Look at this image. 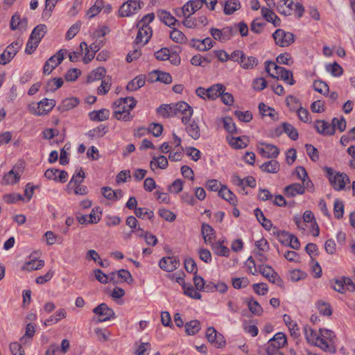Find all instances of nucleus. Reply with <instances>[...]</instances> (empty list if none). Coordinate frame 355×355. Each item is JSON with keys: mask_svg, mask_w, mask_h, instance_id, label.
Returning a JSON list of instances; mask_svg holds the SVG:
<instances>
[{"mask_svg": "<svg viewBox=\"0 0 355 355\" xmlns=\"http://www.w3.org/2000/svg\"><path fill=\"white\" fill-rule=\"evenodd\" d=\"M276 8L282 15L290 16L295 14L298 18L302 17L304 12V6L300 0H280Z\"/></svg>", "mask_w": 355, "mask_h": 355, "instance_id": "f257e3e1", "label": "nucleus"}, {"mask_svg": "<svg viewBox=\"0 0 355 355\" xmlns=\"http://www.w3.org/2000/svg\"><path fill=\"white\" fill-rule=\"evenodd\" d=\"M324 170L330 184L336 191L345 189L346 184L350 182L349 177L345 173L335 171L330 167H325Z\"/></svg>", "mask_w": 355, "mask_h": 355, "instance_id": "f03ea898", "label": "nucleus"}, {"mask_svg": "<svg viewBox=\"0 0 355 355\" xmlns=\"http://www.w3.org/2000/svg\"><path fill=\"white\" fill-rule=\"evenodd\" d=\"M306 338L309 343L314 344L315 346L319 347L324 352L334 354L336 353V348L331 344H329L326 340L322 338L317 333L310 327L306 326L304 328Z\"/></svg>", "mask_w": 355, "mask_h": 355, "instance_id": "7ed1b4c3", "label": "nucleus"}, {"mask_svg": "<svg viewBox=\"0 0 355 355\" xmlns=\"http://www.w3.org/2000/svg\"><path fill=\"white\" fill-rule=\"evenodd\" d=\"M287 343L286 335L282 332L277 333L273 338H270L268 342L266 347L267 355H283V353L279 350L283 347Z\"/></svg>", "mask_w": 355, "mask_h": 355, "instance_id": "20e7f679", "label": "nucleus"}, {"mask_svg": "<svg viewBox=\"0 0 355 355\" xmlns=\"http://www.w3.org/2000/svg\"><path fill=\"white\" fill-rule=\"evenodd\" d=\"M277 45L281 47H286L293 44L295 41V36L292 33L286 32L282 29L276 30L272 34Z\"/></svg>", "mask_w": 355, "mask_h": 355, "instance_id": "39448f33", "label": "nucleus"}, {"mask_svg": "<svg viewBox=\"0 0 355 355\" xmlns=\"http://www.w3.org/2000/svg\"><path fill=\"white\" fill-rule=\"evenodd\" d=\"M67 51L60 49L55 55L51 56L44 64L43 67L44 74L49 75L64 60Z\"/></svg>", "mask_w": 355, "mask_h": 355, "instance_id": "423d86ee", "label": "nucleus"}, {"mask_svg": "<svg viewBox=\"0 0 355 355\" xmlns=\"http://www.w3.org/2000/svg\"><path fill=\"white\" fill-rule=\"evenodd\" d=\"M259 271L271 283L277 284L280 287L283 286V280L271 266L268 265H260L259 266Z\"/></svg>", "mask_w": 355, "mask_h": 355, "instance_id": "0eeeda50", "label": "nucleus"}, {"mask_svg": "<svg viewBox=\"0 0 355 355\" xmlns=\"http://www.w3.org/2000/svg\"><path fill=\"white\" fill-rule=\"evenodd\" d=\"M173 108L174 111H175V116L183 115L182 121L183 123L187 124L193 114L192 107L188 103L180 101L173 104Z\"/></svg>", "mask_w": 355, "mask_h": 355, "instance_id": "6e6552de", "label": "nucleus"}, {"mask_svg": "<svg viewBox=\"0 0 355 355\" xmlns=\"http://www.w3.org/2000/svg\"><path fill=\"white\" fill-rule=\"evenodd\" d=\"M93 313L98 315V322H105L115 318L114 311L105 303H102L95 307L93 309Z\"/></svg>", "mask_w": 355, "mask_h": 355, "instance_id": "1a4fd4ad", "label": "nucleus"}, {"mask_svg": "<svg viewBox=\"0 0 355 355\" xmlns=\"http://www.w3.org/2000/svg\"><path fill=\"white\" fill-rule=\"evenodd\" d=\"M270 76L277 79H281L290 85H293L295 83L292 71L278 65H275V71L270 73Z\"/></svg>", "mask_w": 355, "mask_h": 355, "instance_id": "9d476101", "label": "nucleus"}, {"mask_svg": "<svg viewBox=\"0 0 355 355\" xmlns=\"http://www.w3.org/2000/svg\"><path fill=\"white\" fill-rule=\"evenodd\" d=\"M206 337L210 344L216 348H222L225 345L224 336L217 332L214 327H209L207 329Z\"/></svg>", "mask_w": 355, "mask_h": 355, "instance_id": "9b49d317", "label": "nucleus"}, {"mask_svg": "<svg viewBox=\"0 0 355 355\" xmlns=\"http://www.w3.org/2000/svg\"><path fill=\"white\" fill-rule=\"evenodd\" d=\"M22 166V163L14 166L12 169L4 175L1 180V184L10 185L16 184L19 180L21 175V171H17V168L19 170Z\"/></svg>", "mask_w": 355, "mask_h": 355, "instance_id": "f8f14e48", "label": "nucleus"}, {"mask_svg": "<svg viewBox=\"0 0 355 355\" xmlns=\"http://www.w3.org/2000/svg\"><path fill=\"white\" fill-rule=\"evenodd\" d=\"M137 104V101L133 97L121 98L116 101L113 105L114 111L127 112L132 110Z\"/></svg>", "mask_w": 355, "mask_h": 355, "instance_id": "ddd939ff", "label": "nucleus"}, {"mask_svg": "<svg viewBox=\"0 0 355 355\" xmlns=\"http://www.w3.org/2000/svg\"><path fill=\"white\" fill-rule=\"evenodd\" d=\"M139 0H128L124 3L119 9L121 17H128L141 8Z\"/></svg>", "mask_w": 355, "mask_h": 355, "instance_id": "4468645a", "label": "nucleus"}, {"mask_svg": "<svg viewBox=\"0 0 355 355\" xmlns=\"http://www.w3.org/2000/svg\"><path fill=\"white\" fill-rule=\"evenodd\" d=\"M261 146L258 147L259 153L266 158H276L279 154V148L272 144L261 143Z\"/></svg>", "mask_w": 355, "mask_h": 355, "instance_id": "2eb2a0df", "label": "nucleus"}, {"mask_svg": "<svg viewBox=\"0 0 355 355\" xmlns=\"http://www.w3.org/2000/svg\"><path fill=\"white\" fill-rule=\"evenodd\" d=\"M139 31L135 40V45L144 46L150 40L152 35V28L150 26H137Z\"/></svg>", "mask_w": 355, "mask_h": 355, "instance_id": "dca6fc26", "label": "nucleus"}, {"mask_svg": "<svg viewBox=\"0 0 355 355\" xmlns=\"http://www.w3.org/2000/svg\"><path fill=\"white\" fill-rule=\"evenodd\" d=\"M314 128L318 134L323 136H331L335 134L334 127L324 120H316L314 123Z\"/></svg>", "mask_w": 355, "mask_h": 355, "instance_id": "f3484780", "label": "nucleus"}, {"mask_svg": "<svg viewBox=\"0 0 355 355\" xmlns=\"http://www.w3.org/2000/svg\"><path fill=\"white\" fill-rule=\"evenodd\" d=\"M159 267L167 272H172L180 266V261L176 257H162L159 263Z\"/></svg>", "mask_w": 355, "mask_h": 355, "instance_id": "a211bd4d", "label": "nucleus"}, {"mask_svg": "<svg viewBox=\"0 0 355 355\" xmlns=\"http://www.w3.org/2000/svg\"><path fill=\"white\" fill-rule=\"evenodd\" d=\"M191 46L199 51H205L211 49L214 46V42L210 37H206L203 40H191Z\"/></svg>", "mask_w": 355, "mask_h": 355, "instance_id": "6ab92c4d", "label": "nucleus"}, {"mask_svg": "<svg viewBox=\"0 0 355 355\" xmlns=\"http://www.w3.org/2000/svg\"><path fill=\"white\" fill-rule=\"evenodd\" d=\"M97 209H93L89 215H83L77 217L78 221L83 225L97 223L100 220V215L97 213Z\"/></svg>", "mask_w": 355, "mask_h": 355, "instance_id": "aec40b11", "label": "nucleus"}, {"mask_svg": "<svg viewBox=\"0 0 355 355\" xmlns=\"http://www.w3.org/2000/svg\"><path fill=\"white\" fill-rule=\"evenodd\" d=\"M69 346V340L67 339H63L61 343V347H60L58 345L52 344L51 345L49 349L46 350L45 355H53L55 352L65 354L67 352Z\"/></svg>", "mask_w": 355, "mask_h": 355, "instance_id": "412c9836", "label": "nucleus"}, {"mask_svg": "<svg viewBox=\"0 0 355 355\" xmlns=\"http://www.w3.org/2000/svg\"><path fill=\"white\" fill-rule=\"evenodd\" d=\"M304 192V187L299 183L291 184L284 189V193L287 197H294L297 194H303Z\"/></svg>", "mask_w": 355, "mask_h": 355, "instance_id": "4be33fe9", "label": "nucleus"}, {"mask_svg": "<svg viewBox=\"0 0 355 355\" xmlns=\"http://www.w3.org/2000/svg\"><path fill=\"white\" fill-rule=\"evenodd\" d=\"M225 91V87L222 84H215L206 89V92L208 94V98L211 100L216 99Z\"/></svg>", "mask_w": 355, "mask_h": 355, "instance_id": "5701e85b", "label": "nucleus"}, {"mask_svg": "<svg viewBox=\"0 0 355 355\" xmlns=\"http://www.w3.org/2000/svg\"><path fill=\"white\" fill-rule=\"evenodd\" d=\"M46 32V26L44 24H39L35 26L31 33L30 39L36 41V43H40L41 40L44 37Z\"/></svg>", "mask_w": 355, "mask_h": 355, "instance_id": "b1692460", "label": "nucleus"}, {"mask_svg": "<svg viewBox=\"0 0 355 355\" xmlns=\"http://www.w3.org/2000/svg\"><path fill=\"white\" fill-rule=\"evenodd\" d=\"M260 168L266 173H277L279 171L280 166L277 160L271 159L263 163Z\"/></svg>", "mask_w": 355, "mask_h": 355, "instance_id": "393cba45", "label": "nucleus"}, {"mask_svg": "<svg viewBox=\"0 0 355 355\" xmlns=\"http://www.w3.org/2000/svg\"><path fill=\"white\" fill-rule=\"evenodd\" d=\"M28 25V20L26 18L21 19L19 14H15L10 21V28L16 30L17 28L26 29Z\"/></svg>", "mask_w": 355, "mask_h": 355, "instance_id": "a878e982", "label": "nucleus"}, {"mask_svg": "<svg viewBox=\"0 0 355 355\" xmlns=\"http://www.w3.org/2000/svg\"><path fill=\"white\" fill-rule=\"evenodd\" d=\"M218 195L232 205H235L236 202V196L225 185L221 186Z\"/></svg>", "mask_w": 355, "mask_h": 355, "instance_id": "bb28decb", "label": "nucleus"}, {"mask_svg": "<svg viewBox=\"0 0 355 355\" xmlns=\"http://www.w3.org/2000/svg\"><path fill=\"white\" fill-rule=\"evenodd\" d=\"M258 60L254 56H245L244 54L240 60V65L243 69H251L258 64Z\"/></svg>", "mask_w": 355, "mask_h": 355, "instance_id": "cd10ccee", "label": "nucleus"}, {"mask_svg": "<svg viewBox=\"0 0 355 355\" xmlns=\"http://www.w3.org/2000/svg\"><path fill=\"white\" fill-rule=\"evenodd\" d=\"M63 85V80L61 78H54L47 81L45 85L46 92H53Z\"/></svg>", "mask_w": 355, "mask_h": 355, "instance_id": "c85d7f7f", "label": "nucleus"}, {"mask_svg": "<svg viewBox=\"0 0 355 355\" xmlns=\"http://www.w3.org/2000/svg\"><path fill=\"white\" fill-rule=\"evenodd\" d=\"M79 100L77 98H67L62 101V105L58 107V110L61 112L67 111L77 106Z\"/></svg>", "mask_w": 355, "mask_h": 355, "instance_id": "c756f323", "label": "nucleus"}, {"mask_svg": "<svg viewBox=\"0 0 355 355\" xmlns=\"http://www.w3.org/2000/svg\"><path fill=\"white\" fill-rule=\"evenodd\" d=\"M85 178V172L83 171L82 168L76 170L72 178L71 179L69 183L68 184V187H73L75 186H78L81 184Z\"/></svg>", "mask_w": 355, "mask_h": 355, "instance_id": "7c9ffc66", "label": "nucleus"}, {"mask_svg": "<svg viewBox=\"0 0 355 355\" xmlns=\"http://www.w3.org/2000/svg\"><path fill=\"white\" fill-rule=\"evenodd\" d=\"M106 70L104 67H98L87 76V83H92L105 78Z\"/></svg>", "mask_w": 355, "mask_h": 355, "instance_id": "2f4dec72", "label": "nucleus"}, {"mask_svg": "<svg viewBox=\"0 0 355 355\" xmlns=\"http://www.w3.org/2000/svg\"><path fill=\"white\" fill-rule=\"evenodd\" d=\"M241 8V3L239 0H227L224 4V13L225 15H232Z\"/></svg>", "mask_w": 355, "mask_h": 355, "instance_id": "473e14b6", "label": "nucleus"}, {"mask_svg": "<svg viewBox=\"0 0 355 355\" xmlns=\"http://www.w3.org/2000/svg\"><path fill=\"white\" fill-rule=\"evenodd\" d=\"M144 77H143L142 76H138L128 83L126 86V89L130 92L135 91L142 87L144 85Z\"/></svg>", "mask_w": 355, "mask_h": 355, "instance_id": "72a5a7b5", "label": "nucleus"}, {"mask_svg": "<svg viewBox=\"0 0 355 355\" xmlns=\"http://www.w3.org/2000/svg\"><path fill=\"white\" fill-rule=\"evenodd\" d=\"M201 233L206 243L211 244L213 236L215 234L214 230L208 224L202 223Z\"/></svg>", "mask_w": 355, "mask_h": 355, "instance_id": "f704fd0d", "label": "nucleus"}, {"mask_svg": "<svg viewBox=\"0 0 355 355\" xmlns=\"http://www.w3.org/2000/svg\"><path fill=\"white\" fill-rule=\"evenodd\" d=\"M67 312L64 309H61L55 312L54 315H51L44 322L45 326L51 325L52 324L57 323L62 318H66Z\"/></svg>", "mask_w": 355, "mask_h": 355, "instance_id": "c9c22d12", "label": "nucleus"}, {"mask_svg": "<svg viewBox=\"0 0 355 355\" xmlns=\"http://www.w3.org/2000/svg\"><path fill=\"white\" fill-rule=\"evenodd\" d=\"M158 16L162 21L168 26H172L177 22L176 19L168 12L160 10L158 12Z\"/></svg>", "mask_w": 355, "mask_h": 355, "instance_id": "e433bc0d", "label": "nucleus"}, {"mask_svg": "<svg viewBox=\"0 0 355 355\" xmlns=\"http://www.w3.org/2000/svg\"><path fill=\"white\" fill-rule=\"evenodd\" d=\"M254 215L258 220V221L261 224V225L267 230H270L272 226V222L267 219L262 211L259 208H257L254 209Z\"/></svg>", "mask_w": 355, "mask_h": 355, "instance_id": "4c0bfd02", "label": "nucleus"}, {"mask_svg": "<svg viewBox=\"0 0 355 355\" xmlns=\"http://www.w3.org/2000/svg\"><path fill=\"white\" fill-rule=\"evenodd\" d=\"M186 130L189 135L195 140L200 137V127L194 121L186 126Z\"/></svg>", "mask_w": 355, "mask_h": 355, "instance_id": "58836bf2", "label": "nucleus"}, {"mask_svg": "<svg viewBox=\"0 0 355 355\" xmlns=\"http://www.w3.org/2000/svg\"><path fill=\"white\" fill-rule=\"evenodd\" d=\"M157 112L164 118L173 116L175 113L173 104L162 105L157 108Z\"/></svg>", "mask_w": 355, "mask_h": 355, "instance_id": "ea45409f", "label": "nucleus"}, {"mask_svg": "<svg viewBox=\"0 0 355 355\" xmlns=\"http://www.w3.org/2000/svg\"><path fill=\"white\" fill-rule=\"evenodd\" d=\"M89 118L92 121H102L109 118V111L101 109L98 111H94L89 113Z\"/></svg>", "mask_w": 355, "mask_h": 355, "instance_id": "a19ab883", "label": "nucleus"}, {"mask_svg": "<svg viewBox=\"0 0 355 355\" xmlns=\"http://www.w3.org/2000/svg\"><path fill=\"white\" fill-rule=\"evenodd\" d=\"M185 331L188 335H195L200 329V322L197 320L188 322L184 325Z\"/></svg>", "mask_w": 355, "mask_h": 355, "instance_id": "79ce46f5", "label": "nucleus"}, {"mask_svg": "<svg viewBox=\"0 0 355 355\" xmlns=\"http://www.w3.org/2000/svg\"><path fill=\"white\" fill-rule=\"evenodd\" d=\"M44 266V260L32 259L27 261L22 267V270L31 271L33 270L41 269Z\"/></svg>", "mask_w": 355, "mask_h": 355, "instance_id": "37998d69", "label": "nucleus"}, {"mask_svg": "<svg viewBox=\"0 0 355 355\" xmlns=\"http://www.w3.org/2000/svg\"><path fill=\"white\" fill-rule=\"evenodd\" d=\"M13 46H7L4 51L0 54V64H8L15 55Z\"/></svg>", "mask_w": 355, "mask_h": 355, "instance_id": "c03bdc74", "label": "nucleus"}, {"mask_svg": "<svg viewBox=\"0 0 355 355\" xmlns=\"http://www.w3.org/2000/svg\"><path fill=\"white\" fill-rule=\"evenodd\" d=\"M155 162L151 161L150 166L152 170L155 168H159L161 169H165L168 166V160L164 155H159L157 157H153Z\"/></svg>", "mask_w": 355, "mask_h": 355, "instance_id": "a18cd8bd", "label": "nucleus"}, {"mask_svg": "<svg viewBox=\"0 0 355 355\" xmlns=\"http://www.w3.org/2000/svg\"><path fill=\"white\" fill-rule=\"evenodd\" d=\"M283 132H285L292 140L295 141L298 138V132L295 128L288 123L282 124Z\"/></svg>", "mask_w": 355, "mask_h": 355, "instance_id": "49530a36", "label": "nucleus"}, {"mask_svg": "<svg viewBox=\"0 0 355 355\" xmlns=\"http://www.w3.org/2000/svg\"><path fill=\"white\" fill-rule=\"evenodd\" d=\"M38 103L40 109L44 112V115L49 113L55 105V101L54 99L44 98Z\"/></svg>", "mask_w": 355, "mask_h": 355, "instance_id": "de8ad7c7", "label": "nucleus"}, {"mask_svg": "<svg viewBox=\"0 0 355 355\" xmlns=\"http://www.w3.org/2000/svg\"><path fill=\"white\" fill-rule=\"evenodd\" d=\"M108 128L105 125H100L99 126L89 130L88 132L89 137H102L107 132Z\"/></svg>", "mask_w": 355, "mask_h": 355, "instance_id": "09e8293b", "label": "nucleus"}, {"mask_svg": "<svg viewBox=\"0 0 355 355\" xmlns=\"http://www.w3.org/2000/svg\"><path fill=\"white\" fill-rule=\"evenodd\" d=\"M103 5V0H96L94 4L89 9V10L87 12V15L88 16V17L92 18L96 16L101 10Z\"/></svg>", "mask_w": 355, "mask_h": 355, "instance_id": "8fccbe9b", "label": "nucleus"}, {"mask_svg": "<svg viewBox=\"0 0 355 355\" xmlns=\"http://www.w3.org/2000/svg\"><path fill=\"white\" fill-rule=\"evenodd\" d=\"M224 128L231 134L238 133L236 125L231 117H224L223 119Z\"/></svg>", "mask_w": 355, "mask_h": 355, "instance_id": "3c124183", "label": "nucleus"}, {"mask_svg": "<svg viewBox=\"0 0 355 355\" xmlns=\"http://www.w3.org/2000/svg\"><path fill=\"white\" fill-rule=\"evenodd\" d=\"M227 139L231 146H232L234 148L239 149V148H243L247 146V143L245 142L243 139L240 137H227Z\"/></svg>", "mask_w": 355, "mask_h": 355, "instance_id": "603ef678", "label": "nucleus"}, {"mask_svg": "<svg viewBox=\"0 0 355 355\" xmlns=\"http://www.w3.org/2000/svg\"><path fill=\"white\" fill-rule=\"evenodd\" d=\"M313 89L315 91L322 94L324 95L327 94L329 92V86L328 85L320 80H315L313 85Z\"/></svg>", "mask_w": 355, "mask_h": 355, "instance_id": "864d4df0", "label": "nucleus"}, {"mask_svg": "<svg viewBox=\"0 0 355 355\" xmlns=\"http://www.w3.org/2000/svg\"><path fill=\"white\" fill-rule=\"evenodd\" d=\"M232 286L236 289L247 287L250 281L247 277H234L232 279Z\"/></svg>", "mask_w": 355, "mask_h": 355, "instance_id": "5fc2aeb1", "label": "nucleus"}, {"mask_svg": "<svg viewBox=\"0 0 355 355\" xmlns=\"http://www.w3.org/2000/svg\"><path fill=\"white\" fill-rule=\"evenodd\" d=\"M184 288V293L185 295L189 296L190 297L196 300H200L202 297V295L200 293L196 291L195 288L192 286H187L185 284L182 285Z\"/></svg>", "mask_w": 355, "mask_h": 355, "instance_id": "6e6d98bb", "label": "nucleus"}, {"mask_svg": "<svg viewBox=\"0 0 355 355\" xmlns=\"http://www.w3.org/2000/svg\"><path fill=\"white\" fill-rule=\"evenodd\" d=\"M135 214L140 218H145L147 217L151 220L154 217L153 211H149L147 208L138 207L135 210Z\"/></svg>", "mask_w": 355, "mask_h": 355, "instance_id": "4d7b16f0", "label": "nucleus"}, {"mask_svg": "<svg viewBox=\"0 0 355 355\" xmlns=\"http://www.w3.org/2000/svg\"><path fill=\"white\" fill-rule=\"evenodd\" d=\"M334 212L335 217L338 219L343 218L344 214V205L343 202L338 199H336L334 202Z\"/></svg>", "mask_w": 355, "mask_h": 355, "instance_id": "13d9d810", "label": "nucleus"}, {"mask_svg": "<svg viewBox=\"0 0 355 355\" xmlns=\"http://www.w3.org/2000/svg\"><path fill=\"white\" fill-rule=\"evenodd\" d=\"M259 110L260 113L262 115H263V116H270L272 119L275 117V116L277 114V112H275V110L273 108L267 106L263 103H259Z\"/></svg>", "mask_w": 355, "mask_h": 355, "instance_id": "bf43d9fd", "label": "nucleus"}, {"mask_svg": "<svg viewBox=\"0 0 355 355\" xmlns=\"http://www.w3.org/2000/svg\"><path fill=\"white\" fill-rule=\"evenodd\" d=\"M170 37L173 41L180 44L183 43L186 40V37L184 33L175 28L171 31Z\"/></svg>", "mask_w": 355, "mask_h": 355, "instance_id": "052dcab7", "label": "nucleus"}, {"mask_svg": "<svg viewBox=\"0 0 355 355\" xmlns=\"http://www.w3.org/2000/svg\"><path fill=\"white\" fill-rule=\"evenodd\" d=\"M248 306L250 311L253 314L260 315L263 312V309H262L261 305L256 300H248Z\"/></svg>", "mask_w": 355, "mask_h": 355, "instance_id": "680f3d73", "label": "nucleus"}, {"mask_svg": "<svg viewBox=\"0 0 355 355\" xmlns=\"http://www.w3.org/2000/svg\"><path fill=\"white\" fill-rule=\"evenodd\" d=\"M184 268L188 272L193 273L194 275L198 272V268L195 261L190 257L184 259Z\"/></svg>", "mask_w": 355, "mask_h": 355, "instance_id": "e2e57ef3", "label": "nucleus"}, {"mask_svg": "<svg viewBox=\"0 0 355 355\" xmlns=\"http://www.w3.org/2000/svg\"><path fill=\"white\" fill-rule=\"evenodd\" d=\"M111 86V79L106 77L102 80L101 85L98 87V94L103 95L105 94L110 90Z\"/></svg>", "mask_w": 355, "mask_h": 355, "instance_id": "0e129e2a", "label": "nucleus"}, {"mask_svg": "<svg viewBox=\"0 0 355 355\" xmlns=\"http://www.w3.org/2000/svg\"><path fill=\"white\" fill-rule=\"evenodd\" d=\"M212 248L214 250V252H216V254H217L218 255L224 256V257H228V255H229V253H230L229 249L227 247L223 245L219 242L213 244Z\"/></svg>", "mask_w": 355, "mask_h": 355, "instance_id": "69168bd1", "label": "nucleus"}, {"mask_svg": "<svg viewBox=\"0 0 355 355\" xmlns=\"http://www.w3.org/2000/svg\"><path fill=\"white\" fill-rule=\"evenodd\" d=\"M117 279L118 280L121 279L129 284L133 282V278L130 272L125 269H121L117 271Z\"/></svg>", "mask_w": 355, "mask_h": 355, "instance_id": "338daca9", "label": "nucleus"}, {"mask_svg": "<svg viewBox=\"0 0 355 355\" xmlns=\"http://www.w3.org/2000/svg\"><path fill=\"white\" fill-rule=\"evenodd\" d=\"M331 125L332 127H334V130H335L336 128H338L340 132H343L346 128L347 123L343 117H342L340 119L334 117L332 119Z\"/></svg>", "mask_w": 355, "mask_h": 355, "instance_id": "774afa93", "label": "nucleus"}]
</instances>
